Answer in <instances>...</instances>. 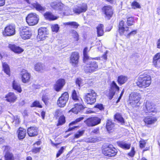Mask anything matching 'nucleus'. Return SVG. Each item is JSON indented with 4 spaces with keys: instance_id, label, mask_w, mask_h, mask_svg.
Returning <instances> with one entry per match:
<instances>
[{
    "instance_id": "f257e3e1",
    "label": "nucleus",
    "mask_w": 160,
    "mask_h": 160,
    "mask_svg": "<svg viewBox=\"0 0 160 160\" xmlns=\"http://www.w3.org/2000/svg\"><path fill=\"white\" fill-rule=\"evenodd\" d=\"M91 48L88 50V48L86 47L83 50V61L87 64L84 68V70L87 73L94 72L97 70L98 68V63L94 61H91L88 54Z\"/></svg>"
},
{
    "instance_id": "f03ea898",
    "label": "nucleus",
    "mask_w": 160,
    "mask_h": 160,
    "mask_svg": "<svg viewBox=\"0 0 160 160\" xmlns=\"http://www.w3.org/2000/svg\"><path fill=\"white\" fill-rule=\"evenodd\" d=\"M151 79V77L149 75L147 74L141 75L138 78L137 85L140 87L146 88L150 84Z\"/></svg>"
},
{
    "instance_id": "7ed1b4c3",
    "label": "nucleus",
    "mask_w": 160,
    "mask_h": 160,
    "mask_svg": "<svg viewBox=\"0 0 160 160\" xmlns=\"http://www.w3.org/2000/svg\"><path fill=\"white\" fill-rule=\"evenodd\" d=\"M102 152L105 156L114 157L116 155L118 150L112 145H105L103 146Z\"/></svg>"
},
{
    "instance_id": "20e7f679",
    "label": "nucleus",
    "mask_w": 160,
    "mask_h": 160,
    "mask_svg": "<svg viewBox=\"0 0 160 160\" xmlns=\"http://www.w3.org/2000/svg\"><path fill=\"white\" fill-rule=\"evenodd\" d=\"M26 21L30 26H33L37 24L39 19L38 15L35 13L28 14L26 17Z\"/></svg>"
},
{
    "instance_id": "39448f33",
    "label": "nucleus",
    "mask_w": 160,
    "mask_h": 160,
    "mask_svg": "<svg viewBox=\"0 0 160 160\" xmlns=\"http://www.w3.org/2000/svg\"><path fill=\"white\" fill-rule=\"evenodd\" d=\"M90 92L85 95V101L88 104H92L96 101V93L92 90H90Z\"/></svg>"
},
{
    "instance_id": "423d86ee",
    "label": "nucleus",
    "mask_w": 160,
    "mask_h": 160,
    "mask_svg": "<svg viewBox=\"0 0 160 160\" xmlns=\"http://www.w3.org/2000/svg\"><path fill=\"white\" fill-rule=\"evenodd\" d=\"M101 119L98 117H93L88 118L84 121L85 123L89 127L97 125L101 123Z\"/></svg>"
},
{
    "instance_id": "0eeeda50",
    "label": "nucleus",
    "mask_w": 160,
    "mask_h": 160,
    "mask_svg": "<svg viewBox=\"0 0 160 160\" xmlns=\"http://www.w3.org/2000/svg\"><path fill=\"white\" fill-rule=\"evenodd\" d=\"M69 98V95L67 92H65L62 94L57 102L58 106L60 107H64Z\"/></svg>"
},
{
    "instance_id": "6e6552de",
    "label": "nucleus",
    "mask_w": 160,
    "mask_h": 160,
    "mask_svg": "<svg viewBox=\"0 0 160 160\" xmlns=\"http://www.w3.org/2000/svg\"><path fill=\"white\" fill-rule=\"evenodd\" d=\"M50 5L53 8L59 11H66L68 9V7L64 6L62 2L57 1L51 3Z\"/></svg>"
},
{
    "instance_id": "1a4fd4ad",
    "label": "nucleus",
    "mask_w": 160,
    "mask_h": 160,
    "mask_svg": "<svg viewBox=\"0 0 160 160\" xmlns=\"http://www.w3.org/2000/svg\"><path fill=\"white\" fill-rule=\"evenodd\" d=\"M20 29V35L22 39H26L31 37V33L28 28L26 27H21Z\"/></svg>"
},
{
    "instance_id": "9d476101",
    "label": "nucleus",
    "mask_w": 160,
    "mask_h": 160,
    "mask_svg": "<svg viewBox=\"0 0 160 160\" xmlns=\"http://www.w3.org/2000/svg\"><path fill=\"white\" fill-rule=\"evenodd\" d=\"M79 55L77 52H72L70 58V62L74 67H77L78 63Z\"/></svg>"
},
{
    "instance_id": "9b49d317",
    "label": "nucleus",
    "mask_w": 160,
    "mask_h": 160,
    "mask_svg": "<svg viewBox=\"0 0 160 160\" xmlns=\"http://www.w3.org/2000/svg\"><path fill=\"white\" fill-rule=\"evenodd\" d=\"M140 95L139 93L136 92H133L130 94L129 96V100L130 103L131 105H136L139 101Z\"/></svg>"
},
{
    "instance_id": "f8f14e48",
    "label": "nucleus",
    "mask_w": 160,
    "mask_h": 160,
    "mask_svg": "<svg viewBox=\"0 0 160 160\" xmlns=\"http://www.w3.org/2000/svg\"><path fill=\"white\" fill-rule=\"evenodd\" d=\"M87 9V6L86 4L82 3L78 6L75 7L73 9L74 13L79 14L81 12H85Z\"/></svg>"
},
{
    "instance_id": "ddd939ff",
    "label": "nucleus",
    "mask_w": 160,
    "mask_h": 160,
    "mask_svg": "<svg viewBox=\"0 0 160 160\" xmlns=\"http://www.w3.org/2000/svg\"><path fill=\"white\" fill-rule=\"evenodd\" d=\"M119 87L114 81H113L111 85V88L109 93V99H111L115 95L116 91H118Z\"/></svg>"
},
{
    "instance_id": "4468645a",
    "label": "nucleus",
    "mask_w": 160,
    "mask_h": 160,
    "mask_svg": "<svg viewBox=\"0 0 160 160\" xmlns=\"http://www.w3.org/2000/svg\"><path fill=\"white\" fill-rule=\"evenodd\" d=\"M15 27L13 25H10L6 27L4 29L6 35L10 36L15 34Z\"/></svg>"
},
{
    "instance_id": "2eb2a0df",
    "label": "nucleus",
    "mask_w": 160,
    "mask_h": 160,
    "mask_svg": "<svg viewBox=\"0 0 160 160\" xmlns=\"http://www.w3.org/2000/svg\"><path fill=\"white\" fill-rule=\"evenodd\" d=\"M104 14L108 19H109L113 14L112 8L110 6H104L102 9Z\"/></svg>"
},
{
    "instance_id": "dca6fc26",
    "label": "nucleus",
    "mask_w": 160,
    "mask_h": 160,
    "mask_svg": "<svg viewBox=\"0 0 160 160\" xmlns=\"http://www.w3.org/2000/svg\"><path fill=\"white\" fill-rule=\"evenodd\" d=\"M124 22L122 20L119 23L118 27V32L121 35H125L127 34V32L128 30V28L126 27L125 28L124 27Z\"/></svg>"
},
{
    "instance_id": "f3484780",
    "label": "nucleus",
    "mask_w": 160,
    "mask_h": 160,
    "mask_svg": "<svg viewBox=\"0 0 160 160\" xmlns=\"http://www.w3.org/2000/svg\"><path fill=\"white\" fill-rule=\"evenodd\" d=\"M144 110L145 112H153L155 111V108L154 105L149 101L146 102L145 108H144Z\"/></svg>"
},
{
    "instance_id": "a211bd4d",
    "label": "nucleus",
    "mask_w": 160,
    "mask_h": 160,
    "mask_svg": "<svg viewBox=\"0 0 160 160\" xmlns=\"http://www.w3.org/2000/svg\"><path fill=\"white\" fill-rule=\"evenodd\" d=\"M65 83V80L64 79H59L54 85V89L57 91H59L63 87Z\"/></svg>"
},
{
    "instance_id": "6ab92c4d",
    "label": "nucleus",
    "mask_w": 160,
    "mask_h": 160,
    "mask_svg": "<svg viewBox=\"0 0 160 160\" xmlns=\"http://www.w3.org/2000/svg\"><path fill=\"white\" fill-rule=\"evenodd\" d=\"M22 81L24 83H26L29 81L30 78V75L25 70H23L21 72Z\"/></svg>"
},
{
    "instance_id": "aec40b11",
    "label": "nucleus",
    "mask_w": 160,
    "mask_h": 160,
    "mask_svg": "<svg viewBox=\"0 0 160 160\" xmlns=\"http://www.w3.org/2000/svg\"><path fill=\"white\" fill-rule=\"evenodd\" d=\"M27 132L28 135L30 137L35 136L38 134V128L36 127H31L28 128Z\"/></svg>"
},
{
    "instance_id": "412c9836",
    "label": "nucleus",
    "mask_w": 160,
    "mask_h": 160,
    "mask_svg": "<svg viewBox=\"0 0 160 160\" xmlns=\"http://www.w3.org/2000/svg\"><path fill=\"white\" fill-rule=\"evenodd\" d=\"M75 107L72 108L69 111V112H72L75 114H77L82 109L83 107L82 103H77L75 104Z\"/></svg>"
},
{
    "instance_id": "4be33fe9",
    "label": "nucleus",
    "mask_w": 160,
    "mask_h": 160,
    "mask_svg": "<svg viewBox=\"0 0 160 160\" xmlns=\"http://www.w3.org/2000/svg\"><path fill=\"white\" fill-rule=\"evenodd\" d=\"M9 48L12 51L18 54L22 53L24 51L23 49L15 45L10 44L9 45Z\"/></svg>"
},
{
    "instance_id": "5701e85b",
    "label": "nucleus",
    "mask_w": 160,
    "mask_h": 160,
    "mask_svg": "<svg viewBox=\"0 0 160 160\" xmlns=\"http://www.w3.org/2000/svg\"><path fill=\"white\" fill-rule=\"evenodd\" d=\"M117 144L118 146L125 150L129 149L131 147V144L130 143H127L126 142H118Z\"/></svg>"
},
{
    "instance_id": "b1692460",
    "label": "nucleus",
    "mask_w": 160,
    "mask_h": 160,
    "mask_svg": "<svg viewBox=\"0 0 160 160\" xmlns=\"http://www.w3.org/2000/svg\"><path fill=\"white\" fill-rule=\"evenodd\" d=\"M44 16L46 19L50 21L54 20L57 19L58 17L54 16L50 12H46L44 14Z\"/></svg>"
},
{
    "instance_id": "393cba45",
    "label": "nucleus",
    "mask_w": 160,
    "mask_h": 160,
    "mask_svg": "<svg viewBox=\"0 0 160 160\" xmlns=\"http://www.w3.org/2000/svg\"><path fill=\"white\" fill-rule=\"evenodd\" d=\"M32 5L37 11L40 12H43L45 9V8L44 7L42 6L37 2L32 4Z\"/></svg>"
},
{
    "instance_id": "a878e982",
    "label": "nucleus",
    "mask_w": 160,
    "mask_h": 160,
    "mask_svg": "<svg viewBox=\"0 0 160 160\" xmlns=\"http://www.w3.org/2000/svg\"><path fill=\"white\" fill-rule=\"evenodd\" d=\"M6 100L9 102H14L17 98L16 96L13 92H9L5 97Z\"/></svg>"
},
{
    "instance_id": "bb28decb",
    "label": "nucleus",
    "mask_w": 160,
    "mask_h": 160,
    "mask_svg": "<svg viewBox=\"0 0 160 160\" xmlns=\"http://www.w3.org/2000/svg\"><path fill=\"white\" fill-rule=\"evenodd\" d=\"M12 86L13 89L19 92H22V89L20 84L18 81L16 80H13L12 82Z\"/></svg>"
},
{
    "instance_id": "cd10ccee",
    "label": "nucleus",
    "mask_w": 160,
    "mask_h": 160,
    "mask_svg": "<svg viewBox=\"0 0 160 160\" xmlns=\"http://www.w3.org/2000/svg\"><path fill=\"white\" fill-rule=\"evenodd\" d=\"M18 132V138L19 139H22L25 138L26 134L25 129L23 128H19Z\"/></svg>"
},
{
    "instance_id": "c85d7f7f",
    "label": "nucleus",
    "mask_w": 160,
    "mask_h": 160,
    "mask_svg": "<svg viewBox=\"0 0 160 160\" xmlns=\"http://www.w3.org/2000/svg\"><path fill=\"white\" fill-rule=\"evenodd\" d=\"M157 120V119L154 117L149 118L148 117H146L144 119V121L145 124L148 125L154 123Z\"/></svg>"
},
{
    "instance_id": "c756f323",
    "label": "nucleus",
    "mask_w": 160,
    "mask_h": 160,
    "mask_svg": "<svg viewBox=\"0 0 160 160\" xmlns=\"http://www.w3.org/2000/svg\"><path fill=\"white\" fill-rule=\"evenodd\" d=\"M72 99L76 102H78L79 103H82V100L78 95L76 91L74 90L72 94Z\"/></svg>"
},
{
    "instance_id": "7c9ffc66",
    "label": "nucleus",
    "mask_w": 160,
    "mask_h": 160,
    "mask_svg": "<svg viewBox=\"0 0 160 160\" xmlns=\"http://www.w3.org/2000/svg\"><path fill=\"white\" fill-rule=\"evenodd\" d=\"M114 127V124L110 120H108L107 122L106 128L108 131H110L112 130Z\"/></svg>"
},
{
    "instance_id": "2f4dec72",
    "label": "nucleus",
    "mask_w": 160,
    "mask_h": 160,
    "mask_svg": "<svg viewBox=\"0 0 160 160\" xmlns=\"http://www.w3.org/2000/svg\"><path fill=\"white\" fill-rule=\"evenodd\" d=\"M103 25L102 24L99 25L97 28L98 36H101L104 33Z\"/></svg>"
},
{
    "instance_id": "473e14b6",
    "label": "nucleus",
    "mask_w": 160,
    "mask_h": 160,
    "mask_svg": "<svg viewBox=\"0 0 160 160\" xmlns=\"http://www.w3.org/2000/svg\"><path fill=\"white\" fill-rule=\"evenodd\" d=\"M127 80V77L123 75H121L118 77V84L122 85L125 83Z\"/></svg>"
},
{
    "instance_id": "72a5a7b5",
    "label": "nucleus",
    "mask_w": 160,
    "mask_h": 160,
    "mask_svg": "<svg viewBox=\"0 0 160 160\" xmlns=\"http://www.w3.org/2000/svg\"><path fill=\"white\" fill-rule=\"evenodd\" d=\"M47 28H41L39 29L38 30V34L40 37L41 36V38L42 37H44L46 33Z\"/></svg>"
},
{
    "instance_id": "f704fd0d",
    "label": "nucleus",
    "mask_w": 160,
    "mask_h": 160,
    "mask_svg": "<svg viewBox=\"0 0 160 160\" xmlns=\"http://www.w3.org/2000/svg\"><path fill=\"white\" fill-rule=\"evenodd\" d=\"M86 83V81L85 80L82 79L80 78H78L76 80V83L77 85L80 88Z\"/></svg>"
},
{
    "instance_id": "c9c22d12",
    "label": "nucleus",
    "mask_w": 160,
    "mask_h": 160,
    "mask_svg": "<svg viewBox=\"0 0 160 160\" xmlns=\"http://www.w3.org/2000/svg\"><path fill=\"white\" fill-rule=\"evenodd\" d=\"M35 69L37 71H41L44 68V65L41 63H38L35 65Z\"/></svg>"
},
{
    "instance_id": "e433bc0d",
    "label": "nucleus",
    "mask_w": 160,
    "mask_h": 160,
    "mask_svg": "<svg viewBox=\"0 0 160 160\" xmlns=\"http://www.w3.org/2000/svg\"><path fill=\"white\" fill-rule=\"evenodd\" d=\"M63 24L65 25H67L70 26L74 28H78V27L79 26V25L75 22H65Z\"/></svg>"
},
{
    "instance_id": "4c0bfd02",
    "label": "nucleus",
    "mask_w": 160,
    "mask_h": 160,
    "mask_svg": "<svg viewBox=\"0 0 160 160\" xmlns=\"http://www.w3.org/2000/svg\"><path fill=\"white\" fill-rule=\"evenodd\" d=\"M70 32L75 41H78L79 40V35L77 32L74 30L72 29Z\"/></svg>"
},
{
    "instance_id": "58836bf2",
    "label": "nucleus",
    "mask_w": 160,
    "mask_h": 160,
    "mask_svg": "<svg viewBox=\"0 0 160 160\" xmlns=\"http://www.w3.org/2000/svg\"><path fill=\"white\" fill-rule=\"evenodd\" d=\"M115 119L121 123H124V118L122 117L121 115L119 113H117L114 116Z\"/></svg>"
},
{
    "instance_id": "ea45409f",
    "label": "nucleus",
    "mask_w": 160,
    "mask_h": 160,
    "mask_svg": "<svg viewBox=\"0 0 160 160\" xmlns=\"http://www.w3.org/2000/svg\"><path fill=\"white\" fill-rule=\"evenodd\" d=\"M2 67L3 70L5 73L8 75L10 74V69L8 64L5 63H2Z\"/></svg>"
},
{
    "instance_id": "a19ab883",
    "label": "nucleus",
    "mask_w": 160,
    "mask_h": 160,
    "mask_svg": "<svg viewBox=\"0 0 160 160\" xmlns=\"http://www.w3.org/2000/svg\"><path fill=\"white\" fill-rule=\"evenodd\" d=\"M65 122V118L64 115L61 116L59 119L57 126L61 125L64 124Z\"/></svg>"
},
{
    "instance_id": "79ce46f5",
    "label": "nucleus",
    "mask_w": 160,
    "mask_h": 160,
    "mask_svg": "<svg viewBox=\"0 0 160 160\" xmlns=\"http://www.w3.org/2000/svg\"><path fill=\"white\" fill-rule=\"evenodd\" d=\"M127 24L128 26H131L133 24L134 22L133 18L132 17H128L127 16Z\"/></svg>"
},
{
    "instance_id": "37998d69",
    "label": "nucleus",
    "mask_w": 160,
    "mask_h": 160,
    "mask_svg": "<svg viewBox=\"0 0 160 160\" xmlns=\"http://www.w3.org/2000/svg\"><path fill=\"white\" fill-rule=\"evenodd\" d=\"M5 158V160H14L13 155L9 152L6 153Z\"/></svg>"
},
{
    "instance_id": "c03bdc74",
    "label": "nucleus",
    "mask_w": 160,
    "mask_h": 160,
    "mask_svg": "<svg viewBox=\"0 0 160 160\" xmlns=\"http://www.w3.org/2000/svg\"><path fill=\"white\" fill-rule=\"evenodd\" d=\"M132 8L134 9L136 8H140L141 7L140 4L136 1L133 2L131 4Z\"/></svg>"
},
{
    "instance_id": "a18cd8bd",
    "label": "nucleus",
    "mask_w": 160,
    "mask_h": 160,
    "mask_svg": "<svg viewBox=\"0 0 160 160\" xmlns=\"http://www.w3.org/2000/svg\"><path fill=\"white\" fill-rule=\"evenodd\" d=\"M83 118H84L82 117L79 118H77L73 122H72L71 123H70L69 125V126L70 127H71L72 125H73L76 124L77 123L82 120L83 119Z\"/></svg>"
},
{
    "instance_id": "49530a36",
    "label": "nucleus",
    "mask_w": 160,
    "mask_h": 160,
    "mask_svg": "<svg viewBox=\"0 0 160 160\" xmlns=\"http://www.w3.org/2000/svg\"><path fill=\"white\" fill-rule=\"evenodd\" d=\"M59 28L58 24H55L52 25L51 27L52 31L53 32H58Z\"/></svg>"
},
{
    "instance_id": "de8ad7c7",
    "label": "nucleus",
    "mask_w": 160,
    "mask_h": 160,
    "mask_svg": "<svg viewBox=\"0 0 160 160\" xmlns=\"http://www.w3.org/2000/svg\"><path fill=\"white\" fill-rule=\"evenodd\" d=\"M31 107H35L39 108H42V106L40 104L39 102L37 101L34 102L31 105Z\"/></svg>"
},
{
    "instance_id": "09e8293b",
    "label": "nucleus",
    "mask_w": 160,
    "mask_h": 160,
    "mask_svg": "<svg viewBox=\"0 0 160 160\" xmlns=\"http://www.w3.org/2000/svg\"><path fill=\"white\" fill-rule=\"evenodd\" d=\"M153 64L155 67L160 69V60L153 61Z\"/></svg>"
},
{
    "instance_id": "8fccbe9b",
    "label": "nucleus",
    "mask_w": 160,
    "mask_h": 160,
    "mask_svg": "<svg viewBox=\"0 0 160 160\" xmlns=\"http://www.w3.org/2000/svg\"><path fill=\"white\" fill-rule=\"evenodd\" d=\"M84 132V130L81 131H78L75 135V138H79L81 136H82Z\"/></svg>"
},
{
    "instance_id": "3c124183",
    "label": "nucleus",
    "mask_w": 160,
    "mask_h": 160,
    "mask_svg": "<svg viewBox=\"0 0 160 160\" xmlns=\"http://www.w3.org/2000/svg\"><path fill=\"white\" fill-rule=\"evenodd\" d=\"M41 150V148L40 147H37L36 146H34L33 148L32 151V152L34 153H37L39 152Z\"/></svg>"
},
{
    "instance_id": "603ef678",
    "label": "nucleus",
    "mask_w": 160,
    "mask_h": 160,
    "mask_svg": "<svg viewBox=\"0 0 160 160\" xmlns=\"http://www.w3.org/2000/svg\"><path fill=\"white\" fill-rule=\"evenodd\" d=\"M135 154V151L134 150V148L132 147L131 152L128 153V155L131 157H134Z\"/></svg>"
},
{
    "instance_id": "864d4df0",
    "label": "nucleus",
    "mask_w": 160,
    "mask_h": 160,
    "mask_svg": "<svg viewBox=\"0 0 160 160\" xmlns=\"http://www.w3.org/2000/svg\"><path fill=\"white\" fill-rule=\"evenodd\" d=\"M160 60V52H159L155 55L153 58V61Z\"/></svg>"
},
{
    "instance_id": "5fc2aeb1",
    "label": "nucleus",
    "mask_w": 160,
    "mask_h": 160,
    "mask_svg": "<svg viewBox=\"0 0 160 160\" xmlns=\"http://www.w3.org/2000/svg\"><path fill=\"white\" fill-rule=\"evenodd\" d=\"M64 150V148L63 147H62L58 151L56 155V157H58L62 153L63 151Z\"/></svg>"
},
{
    "instance_id": "6e6d98bb",
    "label": "nucleus",
    "mask_w": 160,
    "mask_h": 160,
    "mask_svg": "<svg viewBox=\"0 0 160 160\" xmlns=\"http://www.w3.org/2000/svg\"><path fill=\"white\" fill-rule=\"evenodd\" d=\"M48 100V97L46 96H43L42 97V100L46 105L47 103V101Z\"/></svg>"
},
{
    "instance_id": "4d7b16f0",
    "label": "nucleus",
    "mask_w": 160,
    "mask_h": 160,
    "mask_svg": "<svg viewBox=\"0 0 160 160\" xmlns=\"http://www.w3.org/2000/svg\"><path fill=\"white\" fill-rule=\"evenodd\" d=\"M95 108H98L100 110H102L104 109L102 105L101 104H98L95 107Z\"/></svg>"
},
{
    "instance_id": "13d9d810",
    "label": "nucleus",
    "mask_w": 160,
    "mask_h": 160,
    "mask_svg": "<svg viewBox=\"0 0 160 160\" xmlns=\"http://www.w3.org/2000/svg\"><path fill=\"white\" fill-rule=\"evenodd\" d=\"M146 143L144 141H140V147L141 148H142L145 147Z\"/></svg>"
},
{
    "instance_id": "bf43d9fd",
    "label": "nucleus",
    "mask_w": 160,
    "mask_h": 160,
    "mask_svg": "<svg viewBox=\"0 0 160 160\" xmlns=\"http://www.w3.org/2000/svg\"><path fill=\"white\" fill-rule=\"evenodd\" d=\"M137 33V30H134L130 33H128V35L129 36H130L131 35H133L135 34H136Z\"/></svg>"
},
{
    "instance_id": "052dcab7",
    "label": "nucleus",
    "mask_w": 160,
    "mask_h": 160,
    "mask_svg": "<svg viewBox=\"0 0 160 160\" xmlns=\"http://www.w3.org/2000/svg\"><path fill=\"white\" fill-rule=\"evenodd\" d=\"M124 90L123 89L122 90V92H121V93L120 94V96H119V97L118 98V100L117 101L116 103H118L119 102L120 99H121V98H122V95H123V94L124 93Z\"/></svg>"
},
{
    "instance_id": "680f3d73",
    "label": "nucleus",
    "mask_w": 160,
    "mask_h": 160,
    "mask_svg": "<svg viewBox=\"0 0 160 160\" xmlns=\"http://www.w3.org/2000/svg\"><path fill=\"white\" fill-rule=\"evenodd\" d=\"M99 128H97L93 130L92 132L95 134H97L99 132Z\"/></svg>"
},
{
    "instance_id": "e2e57ef3",
    "label": "nucleus",
    "mask_w": 160,
    "mask_h": 160,
    "mask_svg": "<svg viewBox=\"0 0 160 160\" xmlns=\"http://www.w3.org/2000/svg\"><path fill=\"white\" fill-rule=\"evenodd\" d=\"M107 52H105L104 54L103 55L102 57V58H103V59L105 60H106L107 58Z\"/></svg>"
},
{
    "instance_id": "0e129e2a",
    "label": "nucleus",
    "mask_w": 160,
    "mask_h": 160,
    "mask_svg": "<svg viewBox=\"0 0 160 160\" xmlns=\"http://www.w3.org/2000/svg\"><path fill=\"white\" fill-rule=\"evenodd\" d=\"M157 44V48H160V38L158 40Z\"/></svg>"
},
{
    "instance_id": "69168bd1",
    "label": "nucleus",
    "mask_w": 160,
    "mask_h": 160,
    "mask_svg": "<svg viewBox=\"0 0 160 160\" xmlns=\"http://www.w3.org/2000/svg\"><path fill=\"white\" fill-rule=\"evenodd\" d=\"M5 4V0H0V6H3Z\"/></svg>"
},
{
    "instance_id": "338daca9",
    "label": "nucleus",
    "mask_w": 160,
    "mask_h": 160,
    "mask_svg": "<svg viewBox=\"0 0 160 160\" xmlns=\"http://www.w3.org/2000/svg\"><path fill=\"white\" fill-rule=\"evenodd\" d=\"M97 141V138H92L90 139V142H95Z\"/></svg>"
},
{
    "instance_id": "774afa93",
    "label": "nucleus",
    "mask_w": 160,
    "mask_h": 160,
    "mask_svg": "<svg viewBox=\"0 0 160 160\" xmlns=\"http://www.w3.org/2000/svg\"><path fill=\"white\" fill-rule=\"evenodd\" d=\"M77 127H78V126H75L72 127H70L68 129V131H71L73 129H74L75 128H76Z\"/></svg>"
}]
</instances>
